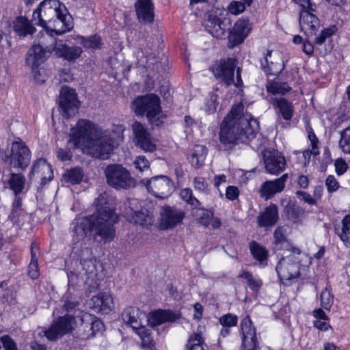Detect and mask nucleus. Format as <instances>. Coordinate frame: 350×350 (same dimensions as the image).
<instances>
[{
  "mask_svg": "<svg viewBox=\"0 0 350 350\" xmlns=\"http://www.w3.org/2000/svg\"><path fill=\"white\" fill-rule=\"evenodd\" d=\"M96 212L90 216L77 218L72 225L73 236L77 240L85 237L93 232L94 239L99 243L112 241L116 236L114 224L118 217L106 202L105 194H100L95 201Z\"/></svg>",
  "mask_w": 350,
  "mask_h": 350,
  "instance_id": "1",
  "label": "nucleus"
},
{
  "mask_svg": "<svg viewBox=\"0 0 350 350\" xmlns=\"http://www.w3.org/2000/svg\"><path fill=\"white\" fill-rule=\"evenodd\" d=\"M68 144L74 148H85L94 157L108 159L113 148V139L109 130L98 129L90 120H79L71 128Z\"/></svg>",
  "mask_w": 350,
  "mask_h": 350,
  "instance_id": "2",
  "label": "nucleus"
},
{
  "mask_svg": "<svg viewBox=\"0 0 350 350\" xmlns=\"http://www.w3.org/2000/svg\"><path fill=\"white\" fill-rule=\"evenodd\" d=\"M243 105H234L220 125V142L234 144L237 141L246 142L254 137L258 123L254 118H243L241 113Z\"/></svg>",
  "mask_w": 350,
  "mask_h": 350,
  "instance_id": "3",
  "label": "nucleus"
},
{
  "mask_svg": "<svg viewBox=\"0 0 350 350\" xmlns=\"http://www.w3.org/2000/svg\"><path fill=\"white\" fill-rule=\"evenodd\" d=\"M75 254L79 264L75 271H70L67 273L68 285L75 286L79 280L85 283L89 281L94 282L98 275V269L97 259L92 247L81 244L80 248L75 251Z\"/></svg>",
  "mask_w": 350,
  "mask_h": 350,
  "instance_id": "4",
  "label": "nucleus"
},
{
  "mask_svg": "<svg viewBox=\"0 0 350 350\" xmlns=\"http://www.w3.org/2000/svg\"><path fill=\"white\" fill-rule=\"evenodd\" d=\"M135 113L139 116H146L150 124L160 126L166 115L162 111L160 98L154 94L139 96L133 102Z\"/></svg>",
  "mask_w": 350,
  "mask_h": 350,
  "instance_id": "5",
  "label": "nucleus"
},
{
  "mask_svg": "<svg viewBox=\"0 0 350 350\" xmlns=\"http://www.w3.org/2000/svg\"><path fill=\"white\" fill-rule=\"evenodd\" d=\"M40 9L46 24L52 21L62 24L63 29H55L56 34L64 33L71 29V25L66 21V8L59 0H44L40 4Z\"/></svg>",
  "mask_w": 350,
  "mask_h": 350,
  "instance_id": "6",
  "label": "nucleus"
},
{
  "mask_svg": "<svg viewBox=\"0 0 350 350\" xmlns=\"http://www.w3.org/2000/svg\"><path fill=\"white\" fill-rule=\"evenodd\" d=\"M104 174L107 184L117 189H129L135 186V181L125 167L118 164L108 165Z\"/></svg>",
  "mask_w": 350,
  "mask_h": 350,
  "instance_id": "7",
  "label": "nucleus"
},
{
  "mask_svg": "<svg viewBox=\"0 0 350 350\" xmlns=\"http://www.w3.org/2000/svg\"><path fill=\"white\" fill-rule=\"evenodd\" d=\"M299 248H293L290 255L282 257L278 262L275 270L281 280H291L298 278L300 271Z\"/></svg>",
  "mask_w": 350,
  "mask_h": 350,
  "instance_id": "8",
  "label": "nucleus"
},
{
  "mask_svg": "<svg viewBox=\"0 0 350 350\" xmlns=\"http://www.w3.org/2000/svg\"><path fill=\"white\" fill-rule=\"evenodd\" d=\"M75 318L65 315L54 321L48 329L42 331L43 335L50 341H55L64 335L71 332L76 327Z\"/></svg>",
  "mask_w": 350,
  "mask_h": 350,
  "instance_id": "9",
  "label": "nucleus"
},
{
  "mask_svg": "<svg viewBox=\"0 0 350 350\" xmlns=\"http://www.w3.org/2000/svg\"><path fill=\"white\" fill-rule=\"evenodd\" d=\"M31 160L30 150L23 142H14L12 144L11 153L6 159L10 167L24 170Z\"/></svg>",
  "mask_w": 350,
  "mask_h": 350,
  "instance_id": "10",
  "label": "nucleus"
},
{
  "mask_svg": "<svg viewBox=\"0 0 350 350\" xmlns=\"http://www.w3.org/2000/svg\"><path fill=\"white\" fill-rule=\"evenodd\" d=\"M59 105L61 113L65 118L75 115L79 107V101L75 90L63 86L59 93Z\"/></svg>",
  "mask_w": 350,
  "mask_h": 350,
  "instance_id": "11",
  "label": "nucleus"
},
{
  "mask_svg": "<svg viewBox=\"0 0 350 350\" xmlns=\"http://www.w3.org/2000/svg\"><path fill=\"white\" fill-rule=\"evenodd\" d=\"M236 65L237 61L234 58L220 61V79L226 86L234 85L236 88H241L243 85L240 68L237 69L236 80L234 79Z\"/></svg>",
  "mask_w": 350,
  "mask_h": 350,
  "instance_id": "12",
  "label": "nucleus"
},
{
  "mask_svg": "<svg viewBox=\"0 0 350 350\" xmlns=\"http://www.w3.org/2000/svg\"><path fill=\"white\" fill-rule=\"evenodd\" d=\"M185 217L183 211L174 206H164L160 211L159 226L161 230L172 229L180 224Z\"/></svg>",
  "mask_w": 350,
  "mask_h": 350,
  "instance_id": "13",
  "label": "nucleus"
},
{
  "mask_svg": "<svg viewBox=\"0 0 350 350\" xmlns=\"http://www.w3.org/2000/svg\"><path fill=\"white\" fill-rule=\"evenodd\" d=\"M142 182L147 190L157 198H163L171 192L172 183L165 176H154L150 180L144 179Z\"/></svg>",
  "mask_w": 350,
  "mask_h": 350,
  "instance_id": "14",
  "label": "nucleus"
},
{
  "mask_svg": "<svg viewBox=\"0 0 350 350\" xmlns=\"http://www.w3.org/2000/svg\"><path fill=\"white\" fill-rule=\"evenodd\" d=\"M132 128L135 144L145 152H154L156 144L146 126L139 122H135Z\"/></svg>",
  "mask_w": 350,
  "mask_h": 350,
  "instance_id": "15",
  "label": "nucleus"
},
{
  "mask_svg": "<svg viewBox=\"0 0 350 350\" xmlns=\"http://www.w3.org/2000/svg\"><path fill=\"white\" fill-rule=\"evenodd\" d=\"M260 65L267 75L278 76L284 68L282 55L278 51H268L260 59Z\"/></svg>",
  "mask_w": 350,
  "mask_h": 350,
  "instance_id": "16",
  "label": "nucleus"
},
{
  "mask_svg": "<svg viewBox=\"0 0 350 350\" xmlns=\"http://www.w3.org/2000/svg\"><path fill=\"white\" fill-rule=\"evenodd\" d=\"M263 159L265 170L267 173L278 175L282 172L286 167V159L277 150L265 151Z\"/></svg>",
  "mask_w": 350,
  "mask_h": 350,
  "instance_id": "17",
  "label": "nucleus"
},
{
  "mask_svg": "<svg viewBox=\"0 0 350 350\" xmlns=\"http://www.w3.org/2000/svg\"><path fill=\"white\" fill-rule=\"evenodd\" d=\"M228 47L232 49L241 44L248 35L250 28L245 20L239 19L228 29Z\"/></svg>",
  "mask_w": 350,
  "mask_h": 350,
  "instance_id": "18",
  "label": "nucleus"
},
{
  "mask_svg": "<svg viewBox=\"0 0 350 350\" xmlns=\"http://www.w3.org/2000/svg\"><path fill=\"white\" fill-rule=\"evenodd\" d=\"M312 12L301 10L299 16L301 29L308 38H312L313 36H316L321 27L319 19Z\"/></svg>",
  "mask_w": 350,
  "mask_h": 350,
  "instance_id": "19",
  "label": "nucleus"
},
{
  "mask_svg": "<svg viewBox=\"0 0 350 350\" xmlns=\"http://www.w3.org/2000/svg\"><path fill=\"white\" fill-rule=\"evenodd\" d=\"M288 178V174H284L273 180H266L262 183L259 190L260 196L268 200L276 193L282 192L284 189Z\"/></svg>",
  "mask_w": 350,
  "mask_h": 350,
  "instance_id": "20",
  "label": "nucleus"
},
{
  "mask_svg": "<svg viewBox=\"0 0 350 350\" xmlns=\"http://www.w3.org/2000/svg\"><path fill=\"white\" fill-rule=\"evenodd\" d=\"M53 176L51 165L44 159H38L32 166L29 178L40 179L41 185H46L50 182Z\"/></svg>",
  "mask_w": 350,
  "mask_h": 350,
  "instance_id": "21",
  "label": "nucleus"
},
{
  "mask_svg": "<svg viewBox=\"0 0 350 350\" xmlns=\"http://www.w3.org/2000/svg\"><path fill=\"white\" fill-rule=\"evenodd\" d=\"M241 328L243 334V346L245 350H257L258 342L256 338V329L248 317L242 320Z\"/></svg>",
  "mask_w": 350,
  "mask_h": 350,
  "instance_id": "22",
  "label": "nucleus"
},
{
  "mask_svg": "<svg viewBox=\"0 0 350 350\" xmlns=\"http://www.w3.org/2000/svg\"><path fill=\"white\" fill-rule=\"evenodd\" d=\"M53 52L57 57L62 58L68 62H74L81 56L83 51L79 46H70L62 40H59Z\"/></svg>",
  "mask_w": 350,
  "mask_h": 350,
  "instance_id": "23",
  "label": "nucleus"
},
{
  "mask_svg": "<svg viewBox=\"0 0 350 350\" xmlns=\"http://www.w3.org/2000/svg\"><path fill=\"white\" fill-rule=\"evenodd\" d=\"M180 319V314L172 310H159L152 312L149 318L146 317V321L151 326L155 327L167 322H174Z\"/></svg>",
  "mask_w": 350,
  "mask_h": 350,
  "instance_id": "24",
  "label": "nucleus"
},
{
  "mask_svg": "<svg viewBox=\"0 0 350 350\" xmlns=\"http://www.w3.org/2000/svg\"><path fill=\"white\" fill-rule=\"evenodd\" d=\"M123 321L129 325L133 329L139 328L144 323L143 321H146V314L139 309L129 307L123 311L122 314Z\"/></svg>",
  "mask_w": 350,
  "mask_h": 350,
  "instance_id": "25",
  "label": "nucleus"
},
{
  "mask_svg": "<svg viewBox=\"0 0 350 350\" xmlns=\"http://www.w3.org/2000/svg\"><path fill=\"white\" fill-rule=\"evenodd\" d=\"M135 8L139 21L145 23L153 21L154 6L151 0H137Z\"/></svg>",
  "mask_w": 350,
  "mask_h": 350,
  "instance_id": "26",
  "label": "nucleus"
},
{
  "mask_svg": "<svg viewBox=\"0 0 350 350\" xmlns=\"http://www.w3.org/2000/svg\"><path fill=\"white\" fill-rule=\"evenodd\" d=\"M51 55V53L42 47L34 44L28 51L26 63L28 66H31L32 69L38 68L46 59Z\"/></svg>",
  "mask_w": 350,
  "mask_h": 350,
  "instance_id": "27",
  "label": "nucleus"
},
{
  "mask_svg": "<svg viewBox=\"0 0 350 350\" xmlns=\"http://www.w3.org/2000/svg\"><path fill=\"white\" fill-rule=\"evenodd\" d=\"M113 299L109 293H100L91 299V307L98 312L108 313L113 307Z\"/></svg>",
  "mask_w": 350,
  "mask_h": 350,
  "instance_id": "28",
  "label": "nucleus"
},
{
  "mask_svg": "<svg viewBox=\"0 0 350 350\" xmlns=\"http://www.w3.org/2000/svg\"><path fill=\"white\" fill-rule=\"evenodd\" d=\"M258 223L260 227L274 226L278 219V211L276 205L271 204L258 216Z\"/></svg>",
  "mask_w": 350,
  "mask_h": 350,
  "instance_id": "29",
  "label": "nucleus"
},
{
  "mask_svg": "<svg viewBox=\"0 0 350 350\" xmlns=\"http://www.w3.org/2000/svg\"><path fill=\"white\" fill-rule=\"evenodd\" d=\"M52 32H55V29L51 31L44 29L41 31L38 36V44H36L37 46L42 47L51 54L55 51L56 44L59 42V40H57L55 37L53 36Z\"/></svg>",
  "mask_w": 350,
  "mask_h": 350,
  "instance_id": "30",
  "label": "nucleus"
},
{
  "mask_svg": "<svg viewBox=\"0 0 350 350\" xmlns=\"http://www.w3.org/2000/svg\"><path fill=\"white\" fill-rule=\"evenodd\" d=\"M85 319L87 321H90V325L88 323L86 324L83 323V326L85 329V328H88V330L86 331L87 333L85 334L84 338H89L90 337H93L97 333L102 332L104 329V324L97 317L92 316L89 314H85L81 319V321L83 322Z\"/></svg>",
  "mask_w": 350,
  "mask_h": 350,
  "instance_id": "31",
  "label": "nucleus"
},
{
  "mask_svg": "<svg viewBox=\"0 0 350 350\" xmlns=\"http://www.w3.org/2000/svg\"><path fill=\"white\" fill-rule=\"evenodd\" d=\"M271 99L273 105L278 109V112L283 119L287 121L291 120L294 113L293 104L284 98H272Z\"/></svg>",
  "mask_w": 350,
  "mask_h": 350,
  "instance_id": "32",
  "label": "nucleus"
},
{
  "mask_svg": "<svg viewBox=\"0 0 350 350\" xmlns=\"http://www.w3.org/2000/svg\"><path fill=\"white\" fill-rule=\"evenodd\" d=\"M207 154V148L203 145H196L190 151L189 160L196 168L203 166Z\"/></svg>",
  "mask_w": 350,
  "mask_h": 350,
  "instance_id": "33",
  "label": "nucleus"
},
{
  "mask_svg": "<svg viewBox=\"0 0 350 350\" xmlns=\"http://www.w3.org/2000/svg\"><path fill=\"white\" fill-rule=\"evenodd\" d=\"M13 29L19 36L31 35L36 31L30 21L23 16H19L14 21Z\"/></svg>",
  "mask_w": 350,
  "mask_h": 350,
  "instance_id": "34",
  "label": "nucleus"
},
{
  "mask_svg": "<svg viewBox=\"0 0 350 350\" xmlns=\"http://www.w3.org/2000/svg\"><path fill=\"white\" fill-rule=\"evenodd\" d=\"M250 250L254 258L256 259L260 265L264 266L267 264L269 252L265 247L256 241H253L250 243Z\"/></svg>",
  "mask_w": 350,
  "mask_h": 350,
  "instance_id": "35",
  "label": "nucleus"
},
{
  "mask_svg": "<svg viewBox=\"0 0 350 350\" xmlns=\"http://www.w3.org/2000/svg\"><path fill=\"white\" fill-rule=\"evenodd\" d=\"M129 219L131 222L144 227L150 226L153 222L152 217L147 209L134 211L132 215L129 216Z\"/></svg>",
  "mask_w": 350,
  "mask_h": 350,
  "instance_id": "36",
  "label": "nucleus"
},
{
  "mask_svg": "<svg viewBox=\"0 0 350 350\" xmlns=\"http://www.w3.org/2000/svg\"><path fill=\"white\" fill-rule=\"evenodd\" d=\"M306 130L308 133V137L311 144V150H307L304 151L303 156L305 159L306 162H309V160L312 154L316 156L319 154V148L318 146L319 139L310 126H308Z\"/></svg>",
  "mask_w": 350,
  "mask_h": 350,
  "instance_id": "37",
  "label": "nucleus"
},
{
  "mask_svg": "<svg viewBox=\"0 0 350 350\" xmlns=\"http://www.w3.org/2000/svg\"><path fill=\"white\" fill-rule=\"evenodd\" d=\"M8 184L14 195L18 196L25 187V178L21 174L12 173Z\"/></svg>",
  "mask_w": 350,
  "mask_h": 350,
  "instance_id": "38",
  "label": "nucleus"
},
{
  "mask_svg": "<svg viewBox=\"0 0 350 350\" xmlns=\"http://www.w3.org/2000/svg\"><path fill=\"white\" fill-rule=\"evenodd\" d=\"M237 317L232 314H227L220 317V325H222L220 334L224 337L228 336L230 332V328L237 325Z\"/></svg>",
  "mask_w": 350,
  "mask_h": 350,
  "instance_id": "39",
  "label": "nucleus"
},
{
  "mask_svg": "<svg viewBox=\"0 0 350 350\" xmlns=\"http://www.w3.org/2000/svg\"><path fill=\"white\" fill-rule=\"evenodd\" d=\"M266 88L268 93L273 96L284 95L291 90V88L287 83L271 80L268 81Z\"/></svg>",
  "mask_w": 350,
  "mask_h": 350,
  "instance_id": "40",
  "label": "nucleus"
},
{
  "mask_svg": "<svg viewBox=\"0 0 350 350\" xmlns=\"http://www.w3.org/2000/svg\"><path fill=\"white\" fill-rule=\"evenodd\" d=\"M334 230L336 233L338 235L340 240L345 244L349 242V232H350V214L347 215L344 217L342 220V228H340L337 225L334 226Z\"/></svg>",
  "mask_w": 350,
  "mask_h": 350,
  "instance_id": "41",
  "label": "nucleus"
},
{
  "mask_svg": "<svg viewBox=\"0 0 350 350\" xmlns=\"http://www.w3.org/2000/svg\"><path fill=\"white\" fill-rule=\"evenodd\" d=\"M204 27L212 36L217 38L219 31V18L216 14V12H209L208 13Z\"/></svg>",
  "mask_w": 350,
  "mask_h": 350,
  "instance_id": "42",
  "label": "nucleus"
},
{
  "mask_svg": "<svg viewBox=\"0 0 350 350\" xmlns=\"http://www.w3.org/2000/svg\"><path fill=\"white\" fill-rule=\"evenodd\" d=\"M286 211L288 219L294 223L301 222L305 216V211L299 206L288 202L286 206Z\"/></svg>",
  "mask_w": 350,
  "mask_h": 350,
  "instance_id": "43",
  "label": "nucleus"
},
{
  "mask_svg": "<svg viewBox=\"0 0 350 350\" xmlns=\"http://www.w3.org/2000/svg\"><path fill=\"white\" fill-rule=\"evenodd\" d=\"M83 171L80 167H74L66 170L63 177L66 183L72 185L79 184L83 178Z\"/></svg>",
  "mask_w": 350,
  "mask_h": 350,
  "instance_id": "44",
  "label": "nucleus"
},
{
  "mask_svg": "<svg viewBox=\"0 0 350 350\" xmlns=\"http://www.w3.org/2000/svg\"><path fill=\"white\" fill-rule=\"evenodd\" d=\"M239 277L246 280L247 285L254 292H258L262 286V280L260 278L253 277L252 273L248 271H243L239 275Z\"/></svg>",
  "mask_w": 350,
  "mask_h": 350,
  "instance_id": "45",
  "label": "nucleus"
},
{
  "mask_svg": "<svg viewBox=\"0 0 350 350\" xmlns=\"http://www.w3.org/2000/svg\"><path fill=\"white\" fill-rule=\"evenodd\" d=\"M181 199L191 207L200 206V202L193 196V191L190 188H184L180 191Z\"/></svg>",
  "mask_w": 350,
  "mask_h": 350,
  "instance_id": "46",
  "label": "nucleus"
},
{
  "mask_svg": "<svg viewBox=\"0 0 350 350\" xmlns=\"http://www.w3.org/2000/svg\"><path fill=\"white\" fill-rule=\"evenodd\" d=\"M336 27H332L329 28H325L321 31L320 33L317 34L316 33V36H313L312 38L313 42L317 45H322L325 42L326 40L332 37L336 32Z\"/></svg>",
  "mask_w": 350,
  "mask_h": 350,
  "instance_id": "47",
  "label": "nucleus"
},
{
  "mask_svg": "<svg viewBox=\"0 0 350 350\" xmlns=\"http://www.w3.org/2000/svg\"><path fill=\"white\" fill-rule=\"evenodd\" d=\"M194 209H196V217L198 218L199 222L202 225L207 226L212 221L213 213L211 211L202 208L200 206L194 208Z\"/></svg>",
  "mask_w": 350,
  "mask_h": 350,
  "instance_id": "48",
  "label": "nucleus"
},
{
  "mask_svg": "<svg viewBox=\"0 0 350 350\" xmlns=\"http://www.w3.org/2000/svg\"><path fill=\"white\" fill-rule=\"evenodd\" d=\"M140 337L142 345L144 347L150 348L152 346V339L151 338L150 330L146 329L142 324L139 328L134 329Z\"/></svg>",
  "mask_w": 350,
  "mask_h": 350,
  "instance_id": "49",
  "label": "nucleus"
},
{
  "mask_svg": "<svg viewBox=\"0 0 350 350\" xmlns=\"http://www.w3.org/2000/svg\"><path fill=\"white\" fill-rule=\"evenodd\" d=\"M81 43L86 49H97L102 44L101 38L99 36L94 35L87 38H81Z\"/></svg>",
  "mask_w": 350,
  "mask_h": 350,
  "instance_id": "50",
  "label": "nucleus"
},
{
  "mask_svg": "<svg viewBox=\"0 0 350 350\" xmlns=\"http://www.w3.org/2000/svg\"><path fill=\"white\" fill-rule=\"evenodd\" d=\"M203 338L200 334H193L191 336L187 342L189 350H204L203 348Z\"/></svg>",
  "mask_w": 350,
  "mask_h": 350,
  "instance_id": "51",
  "label": "nucleus"
},
{
  "mask_svg": "<svg viewBox=\"0 0 350 350\" xmlns=\"http://www.w3.org/2000/svg\"><path fill=\"white\" fill-rule=\"evenodd\" d=\"M320 301L321 306L325 310H329L332 307L334 303V297L327 288L321 292Z\"/></svg>",
  "mask_w": 350,
  "mask_h": 350,
  "instance_id": "52",
  "label": "nucleus"
},
{
  "mask_svg": "<svg viewBox=\"0 0 350 350\" xmlns=\"http://www.w3.org/2000/svg\"><path fill=\"white\" fill-rule=\"evenodd\" d=\"M217 100L218 96L217 94H210L204 105V110L207 113H213L216 111L218 105Z\"/></svg>",
  "mask_w": 350,
  "mask_h": 350,
  "instance_id": "53",
  "label": "nucleus"
},
{
  "mask_svg": "<svg viewBox=\"0 0 350 350\" xmlns=\"http://www.w3.org/2000/svg\"><path fill=\"white\" fill-rule=\"evenodd\" d=\"M31 260L29 265V275L32 279H36L39 276L38 263L36 254L31 250Z\"/></svg>",
  "mask_w": 350,
  "mask_h": 350,
  "instance_id": "54",
  "label": "nucleus"
},
{
  "mask_svg": "<svg viewBox=\"0 0 350 350\" xmlns=\"http://www.w3.org/2000/svg\"><path fill=\"white\" fill-rule=\"evenodd\" d=\"M340 144L342 151L350 154V127L347 128L342 132Z\"/></svg>",
  "mask_w": 350,
  "mask_h": 350,
  "instance_id": "55",
  "label": "nucleus"
},
{
  "mask_svg": "<svg viewBox=\"0 0 350 350\" xmlns=\"http://www.w3.org/2000/svg\"><path fill=\"white\" fill-rule=\"evenodd\" d=\"M194 189L202 193L207 194L209 192L208 185L202 177H196L193 179Z\"/></svg>",
  "mask_w": 350,
  "mask_h": 350,
  "instance_id": "56",
  "label": "nucleus"
},
{
  "mask_svg": "<svg viewBox=\"0 0 350 350\" xmlns=\"http://www.w3.org/2000/svg\"><path fill=\"white\" fill-rule=\"evenodd\" d=\"M21 206H22L21 199L19 197H17V196H16V198L12 203V211H11L10 214L9 215V219L13 223L17 222V218L16 216H14V213L22 212Z\"/></svg>",
  "mask_w": 350,
  "mask_h": 350,
  "instance_id": "57",
  "label": "nucleus"
},
{
  "mask_svg": "<svg viewBox=\"0 0 350 350\" xmlns=\"http://www.w3.org/2000/svg\"><path fill=\"white\" fill-rule=\"evenodd\" d=\"M325 186L330 193L336 192L340 187L339 183L333 175H329L325 180Z\"/></svg>",
  "mask_w": 350,
  "mask_h": 350,
  "instance_id": "58",
  "label": "nucleus"
},
{
  "mask_svg": "<svg viewBox=\"0 0 350 350\" xmlns=\"http://www.w3.org/2000/svg\"><path fill=\"white\" fill-rule=\"evenodd\" d=\"M245 4L241 1H232L228 7V10L230 14L237 15L243 12L245 9Z\"/></svg>",
  "mask_w": 350,
  "mask_h": 350,
  "instance_id": "59",
  "label": "nucleus"
},
{
  "mask_svg": "<svg viewBox=\"0 0 350 350\" xmlns=\"http://www.w3.org/2000/svg\"><path fill=\"white\" fill-rule=\"evenodd\" d=\"M133 164L136 169L140 172L149 168V161L144 156H138L135 158Z\"/></svg>",
  "mask_w": 350,
  "mask_h": 350,
  "instance_id": "60",
  "label": "nucleus"
},
{
  "mask_svg": "<svg viewBox=\"0 0 350 350\" xmlns=\"http://www.w3.org/2000/svg\"><path fill=\"white\" fill-rule=\"evenodd\" d=\"M274 243L275 245H279L286 242V237L284 229L281 227H278L273 233Z\"/></svg>",
  "mask_w": 350,
  "mask_h": 350,
  "instance_id": "61",
  "label": "nucleus"
},
{
  "mask_svg": "<svg viewBox=\"0 0 350 350\" xmlns=\"http://www.w3.org/2000/svg\"><path fill=\"white\" fill-rule=\"evenodd\" d=\"M1 341L5 350H17V347L14 340L7 335L1 337Z\"/></svg>",
  "mask_w": 350,
  "mask_h": 350,
  "instance_id": "62",
  "label": "nucleus"
},
{
  "mask_svg": "<svg viewBox=\"0 0 350 350\" xmlns=\"http://www.w3.org/2000/svg\"><path fill=\"white\" fill-rule=\"evenodd\" d=\"M72 157V154L69 150L59 148L57 150V157L62 161H70Z\"/></svg>",
  "mask_w": 350,
  "mask_h": 350,
  "instance_id": "63",
  "label": "nucleus"
},
{
  "mask_svg": "<svg viewBox=\"0 0 350 350\" xmlns=\"http://www.w3.org/2000/svg\"><path fill=\"white\" fill-rule=\"evenodd\" d=\"M335 169L338 175L343 174L347 170V164L342 159H338L335 161Z\"/></svg>",
  "mask_w": 350,
  "mask_h": 350,
  "instance_id": "64",
  "label": "nucleus"
}]
</instances>
